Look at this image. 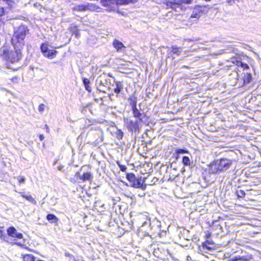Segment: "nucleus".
I'll return each instance as SVG.
<instances>
[{
  "label": "nucleus",
  "instance_id": "nucleus-15",
  "mask_svg": "<svg viewBox=\"0 0 261 261\" xmlns=\"http://www.w3.org/2000/svg\"><path fill=\"white\" fill-rule=\"evenodd\" d=\"M209 171L212 174H219L221 173L216 161L211 164L209 168Z\"/></svg>",
  "mask_w": 261,
  "mask_h": 261
},
{
  "label": "nucleus",
  "instance_id": "nucleus-26",
  "mask_svg": "<svg viewBox=\"0 0 261 261\" xmlns=\"http://www.w3.org/2000/svg\"><path fill=\"white\" fill-rule=\"evenodd\" d=\"M175 152L177 154L189 153V151L187 150L179 148H176L175 149Z\"/></svg>",
  "mask_w": 261,
  "mask_h": 261
},
{
  "label": "nucleus",
  "instance_id": "nucleus-41",
  "mask_svg": "<svg viewBox=\"0 0 261 261\" xmlns=\"http://www.w3.org/2000/svg\"><path fill=\"white\" fill-rule=\"evenodd\" d=\"M61 169H62V168H61V167H59V170H61Z\"/></svg>",
  "mask_w": 261,
  "mask_h": 261
},
{
  "label": "nucleus",
  "instance_id": "nucleus-7",
  "mask_svg": "<svg viewBox=\"0 0 261 261\" xmlns=\"http://www.w3.org/2000/svg\"><path fill=\"white\" fill-rule=\"evenodd\" d=\"M216 162L221 172L229 168L231 165V161L227 159H221Z\"/></svg>",
  "mask_w": 261,
  "mask_h": 261
},
{
  "label": "nucleus",
  "instance_id": "nucleus-11",
  "mask_svg": "<svg viewBox=\"0 0 261 261\" xmlns=\"http://www.w3.org/2000/svg\"><path fill=\"white\" fill-rule=\"evenodd\" d=\"M75 176H79L80 179L82 180L83 181H85L86 180H88L89 181H91L92 180L93 176L91 174V173L89 172H87L85 173H84L82 176L80 175V173L77 172L75 174Z\"/></svg>",
  "mask_w": 261,
  "mask_h": 261
},
{
  "label": "nucleus",
  "instance_id": "nucleus-14",
  "mask_svg": "<svg viewBox=\"0 0 261 261\" xmlns=\"http://www.w3.org/2000/svg\"><path fill=\"white\" fill-rule=\"evenodd\" d=\"M202 248L204 250H211L215 248V245L212 241L207 240L202 243Z\"/></svg>",
  "mask_w": 261,
  "mask_h": 261
},
{
  "label": "nucleus",
  "instance_id": "nucleus-10",
  "mask_svg": "<svg viewBox=\"0 0 261 261\" xmlns=\"http://www.w3.org/2000/svg\"><path fill=\"white\" fill-rule=\"evenodd\" d=\"M8 234L13 238L16 237L18 239H21L23 237L22 233L18 232L14 227H10L7 229Z\"/></svg>",
  "mask_w": 261,
  "mask_h": 261
},
{
  "label": "nucleus",
  "instance_id": "nucleus-32",
  "mask_svg": "<svg viewBox=\"0 0 261 261\" xmlns=\"http://www.w3.org/2000/svg\"><path fill=\"white\" fill-rule=\"evenodd\" d=\"M17 179L18 180L19 184L24 183L25 182V178L23 176H20L17 178Z\"/></svg>",
  "mask_w": 261,
  "mask_h": 261
},
{
  "label": "nucleus",
  "instance_id": "nucleus-42",
  "mask_svg": "<svg viewBox=\"0 0 261 261\" xmlns=\"http://www.w3.org/2000/svg\"><path fill=\"white\" fill-rule=\"evenodd\" d=\"M206 1H210V0H205Z\"/></svg>",
  "mask_w": 261,
  "mask_h": 261
},
{
  "label": "nucleus",
  "instance_id": "nucleus-29",
  "mask_svg": "<svg viewBox=\"0 0 261 261\" xmlns=\"http://www.w3.org/2000/svg\"><path fill=\"white\" fill-rule=\"evenodd\" d=\"M118 165L119 167L120 170L122 172H125L127 168L125 165H122L120 164L119 163H118Z\"/></svg>",
  "mask_w": 261,
  "mask_h": 261
},
{
  "label": "nucleus",
  "instance_id": "nucleus-19",
  "mask_svg": "<svg viewBox=\"0 0 261 261\" xmlns=\"http://www.w3.org/2000/svg\"><path fill=\"white\" fill-rule=\"evenodd\" d=\"M83 84L85 86V89H86V90H87L89 92H91V88L90 86V82L89 80L87 78L83 77Z\"/></svg>",
  "mask_w": 261,
  "mask_h": 261
},
{
  "label": "nucleus",
  "instance_id": "nucleus-12",
  "mask_svg": "<svg viewBox=\"0 0 261 261\" xmlns=\"http://www.w3.org/2000/svg\"><path fill=\"white\" fill-rule=\"evenodd\" d=\"M251 258V257L248 255H238L234 257H232L227 261H250Z\"/></svg>",
  "mask_w": 261,
  "mask_h": 261
},
{
  "label": "nucleus",
  "instance_id": "nucleus-2",
  "mask_svg": "<svg viewBox=\"0 0 261 261\" xmlns=\"http://www.w3.org/2000/svg\"><path fill=\"white\" fill-rule=\"evenodd\" d=\"M136 1L137 0H100L101 5L109 11L115 10L118 5H127Z\"/></svg>",
  "mask_w": 261,
  "mask_h": 261
},
{
  "label": "nucleus",
  "instance_id": "nucleus-38",
  "mask_svg": "<svg viewBox=\"0 0 261 261\" xmlns=\"http://www.w3.org/2000/svg\"><path fill=\"white\" fill-rule=\"evenodd\" d=\"M39 137L40 141H42L44 139V135L42 134L40 135Z\"/></svg>",
  "mask_w": 261,
  "mask_h": 261
},
{
  "label": "nucleus",
  "instance_id": "nucleus-33",
  "mask_svg": "<svg viewBox=\"0 0 261 261\" xmlns=\"http://www.w3.org/2000/svg\"><path fill=\"white\" fill-rule=\"evenodd\" d=\"M14 244L18 245V246H19L22 248H25V245L23 244H21L20 242H16L14 243Z\"/></svg>",
  "mask_w": 261,
  "mask_h": 261
},
{
  "label": "nucleus",
  "instance_id": "nucleus-20",
  "mask_svg": "<svg viewBox=\"0 0 261 261\" xmlns=\"http://www.w3.org/2000/svg\"><path fill=\"white\" fill-rule=\"evenodd\" d=\"M116 87L114 89V91L116 93H119L123 88V85L121 82H116L115 83Z\"/></svg>",
  "mask_w": 261,
  "mask_h": 261
},
{
  "label": "nucleus",
  "instance_id": "nucleus-35",
  "mask_svg": "<svg viewBox=\"0 0 261 261\" xmlns=\"http://www.w3.org/2000/svg\"><path fill=\"white\" fill-rule=\"evenodd\" d=\"M241 67H242L244 69H246L249 68L248 65L242 62V65H241Z\"/></svg>",
  "mask_w": 261,
  "mask_h": 261
},
{
  "label": "nucleus",
  "instance_id": "nucleus-30",
  "mask_svg": "<svg viewBox=\"0 0 261 261\" xmlns=\"http://www.w3.org/2000/svg\"><path fill=\"white\" fill-rule=\"evenodd\" d=\"M12 82H13V83H17L19 81V77L17 76H14L13 77L12 79H10Z\"/></svg>",
  "mask_w": 261,
  "mask_h": 261
},
{
  "label": "nucleus",
  "instance_id": "nucleus-37",
  "mask_svg": "<svg viewBox=\"0 0 261 261\" xmlns=\"http://www.w3.org/2000/svg\"><path fill=\"white\" fill-rule=\"evenodd\" d=\"M236 65L238 67H241V65H242V62L240 61H236Z\"/></svg>",
  "mask_w": 261,
  "mask_h": 261
},
{
  "label": "nucleus",
  "instance_id": "nucleus-27",
  "mask_svg": "<svg viewBox=\"0 0 261 261\" xmlns=\"http://www.w3.org/2000/svg\"><path fill=\"white\" fill-rule=\"evenodd\" d=\"M22 196L23 198H24L25 199H26L27 200H28L29 201H31L32 202H33L35 201L34 199L31 195H25L24 194H23V195H22Z\"/></svg>",
  "mask_w": 261,
  "mask_h": 261
},
{
  "label": "nucleus",
  "instance_id": "nucleus-17",
  "mask_svg": "<svg viewBox=\"0 0 261 261\" xmlns=\"http://www.w3.org/2000/svg\"><path fill=\"white\" fill-rule=\"evenodd\" d=\"M47 220L52 223H57L58 221V218L54 214H48L46 216Z\"/></svg>",
  "mask_w": 261,
  "mask_h": 261
},
{
  "label": "nucleus",
  "instance_id": "nucleus-39",
  "mask_svg": "<svg viewBox=\"0 0 261 261\" xmlns=\"http://www.w3.org/2000/svg\"><path fill=\"white\" fill-rule=\"evenodd\" d=\"M45 127L46 128V132L48 133L49 132V128L47 124L45 125Z\"/></svg>",
  "mask_w": 261,
  "mask_h": 261
},
{
  "label": "nucleus",
  "instance_id": "nucleus-5",
  "mask_svg": "<svg viewBox=\"0 0 261 261\" xmlns=\"http://www.w3.org/2000/svg\"><path fill=\"white\" fill-rule=\"evenodd\" d=\"M192 0H167L166 6L176 11L179 12L178 10L182 9V4H190Z\"/></svg>",
  "mask_w": 261,
  "mask_h": 261
},
{
  "label": "nucleus",
  "instance_id": "nucleus-18",
  "mask_svg": "<svg viewBox=\"0 0 261 261\" xmlns=\"http://www.w3.org/2000/svg\"><path fill=\"white\" fill-rule=\"evenodd\" d=\"M5 12L6 10L4 8L0 5V25L5 21V19L4 18Z\"/></svg>",
  "mask_w": 261,
  "mask_h": 261
},
{
  "label": "nucleus",
  "instance_id": "nucleus-31",
  "mask_svg": "<svg viewBox=\"0 0 261 261\" xmlns=\"http://www.w3.org/2000/svg\"><path fill=\"white\" fill-rule=\"evenodd\" d=\"M45 105L43 103H41L39 105L38 107V110L39 112H43L44 110Z\"/></svg>",
  "mask_w": 261,
  "mask_h": 261
},
{
  "label": "nucleus",
  "instance_id": "nucleus-16",
  "mask_svg": "<svg viewBox=\"0 0 261 261\" xmlns=\"http://www.w3.org/2000/svg\"><path fill=\"white\" fill-rule=\"evenodd\" d=\"M134 110H132L133 115L135 118H137L139 119V121L140 122L142 121L143 118L144 117V113H141L137 108V107L134 106Z\"/></svg>",
  "mask_w": 261,
  "mask_h": 261
},
{
  "label": "nucleus",
  "instance_id": "nucleus-21",
  "mask_svg": "<svg viewBox=\"0 0 261 261\" xmlns=\"http://www.w3.org/2000/svg\"><path fill=\"white\" fill-rule=\"evenodd\" d=\"M243 79L245 84H249L252 80V75L250 73H246L244 75Z\"/></svg>",
  "mask_w": 261,
  "mask_h": 261
},
{
  "label": "nucleus",
  "instance_id": "nucleus-40",
  "mask_svg": "<svg viewBox=\"0 0 261 261\" xmlns=\"http://www.w3.org/2000/svg\"><path fill=\"white\" fill-rule=\"evenodd\" d=\"M191 260H192V258L190 256H187L186 261H191Z\"/></svg>",
  "mask_w": 261,
  "mask_h": 261
},
{
  "label": "nucleus",
  "instance_id": "nucleus-24",
  "mask_svg": "<svg viewBox=\"0 0 261 261\" xmlns=\"http://www.w3.org/2000/svg\"><path fill=\"white\" fill-rule=\"evenodd\" d=\"M182 162L185 166H190L191 164V161L189 158L186 156L182 158Z\"/></svg>",
  "mask_w": 261,
  "mask_h": 261
},
{
  "label": "nucleus",
  "instance_id": "nucleus-28",
  "mask_svg": "<svg viewBox=\"0 0 261 261\" xmlns=\"http://www.w3.org/2000/svg\"><path fill=\"white\" fill-rule=\"evenodd\" d=\"M237 195L239 197H243L245 195V193L243 190H238L237 191Z\"/></svg>",
  "mask_w": 261,
  "mask_h": 261
},
{
  "label": "nucleus",
  "instance_id": "nucleus-36",
  "mask_svg": "<svg viewBox=\"0 0 261 261\" xmlns=\"http://www.w3.org/2000/svg\"><path fill=\"white\" fill-rule=\"evenodd\" d=\"M130 105L132 106V110H134V106H135V107H136V101H135V100H133V101H131L130 102Z\"/></svg>",
  "mask_w": 261,
  "mask_h": 261
},
{
  "label": "nucleus",
  "instance_id": "nucleus-34",
  "mask_svg": "<svg viewBox=\"0 0 261 261\" xmlns=\"http://www.w3.org/2000/svg\"><path fill=\"white\" fill-rule=\"evenodd\" d=\"M122 136H123V133L121 131H119L117 134V138L119 139H121L122 138Z\"/></svg>",
  "mask_w": 261,
  "mask_h": 261
},
{
  "label": "nucleus",
  "instance_id": "nucleus-4",
  "mask_svg": "<svg viewBox=\"0 0 261 261\" xmlns=\"http://www.w3.org/2000/svg\"><path fill=\"white\" fill-rule=\"evenodd\" d=\"M126 178L131 184L130 186L135 188H140L142 190L146 189V185L142 183V177L137 178L134 174L132 173H127Z\"/></svg>",
  "mask_w": 261,
  "mask_h": 261
},
{
  "label": "nucleus",
  "instance_id": "nucleus-25",
  "mask_svg": "<svg viewBox=\"0 0 261 261\" xmlns=\"http://www.w3.org/2000/svg\"><path fill=\"white\" fill-rule=\"evenodd\" d=\"M91 7H92V6H90V5H87V6H84V5L77 6V8H76V9H77V10H79L80 11H85L87 9H91Z\"/></svg>",
  "mask_w": 261,
  "mask_h": 261
},
{
  "label": "nucleus",
  "instance_id": "nucleus-3",
  "mask_svg": "<svg viewBox=\"0 0 261 261\" xmlns=\"http://www.w3.org/2000/svg\"><path fill=\"white\" fill-rule=\"evenodd\" d=\"M15 49V51H9L6 49H4L2 54V58L12 63L18 61L22 57L21 49H16V48Z\"/></svg>",
  "mask_w": 261,
  "mask_h": 261
},
{
  "label": "nucleus",
  "instance_id": "nucleus-13",
  "mask_svg": "<svg viewBox=\"0 0 261 261\" xmlns=\"http://www.w3.org/2000/svg\"><path fill=\"white\" fill-rule=\"evenodd\" d=\"M113 45L117 51H122L125 48L123 44L117 40H115L113 41Z\"/></svg>",
  "mask_w": 261,
  "mask_h": 261
},
{
  "label": "nucleus",
  "instance_id": "nucleus-23",
  "mask_svg": "<svg viewBox=\"0 0 261 261\" xmlns=\"http://www.w3.org/2000/svg\"><path fill=\"white\" fill-rule=\"evenodd\" d=\"M181 47H178L176 45L173 46L172 47V52L173 54H176L177 55H179V53L181 52Z\"/></svg>",
  "mask_w": 261,
  "mask_h": 261
},
{
  "label": "nucleus",
  "instance_id": "nucleus-1",
  "mask_svg": "<svg viewBox=\"0 0 261 261\" xmlns=\"http://www.w3.org/2000/svg\"><path fill=\"white\" fill-rule=\"evenodd\" d=\"M29 32L28 27L21 25L14 28V34L11 39L12 43L16 49H22L25 44L24 39Z\"/></svg>",
  "mask_w": 261,
  "mask_h": 261
},
{
  "label": "nucleus",
  "instance_id": "nucleus-22",
  "mask_svg": "<svg viewBox=\"0 0 261 261\" xmlns=\"http://www.w3.org/2000/svg\"><path fill=\"white\" fill-rule=\"evenodd\" d=\"M35 257L31 254H25L23 256L24 261H34Z\"/></svg>",
  "mask_w": 261,
  "mask_h": 261
},
{
  "label": "nucleus",
  "instance_id": "nucleus-6",
  "mask_svg": "<svg viewBox=\"0 0 261 261\" xmlns=\"http://www.w3.org/2000/svg\"><path fill=\"white\" fill-rule=\"evenodd\" d=\"M41 50L44 57L49 59L54 58L57 54V51L49 49L47 44L43 43L41 46Z\"/></svg>",
  "mask_w": 261,
  "mask_h": 261
},
{
  "label": "nucleus",
  "instance_id": "nucleus-9",
  "mask_svg": "<svg viewBox=\"0 0 261 261\" xmlns=\"http://www.w3.org/2000/svg\"><path fill=\"white\" fill-rule=\"evenodd\" d=\"M128 129L131 131L137 132L139 130V120H133L130 119H127L125 120Z\"/></svg>",
  "mask_w": 261,
  "mask_h": 261
},
{
  "label": "nucleus",
  "instance_id": "nucleus-8",
  "mask_svg": "<svg viewBox=\"0 0 261 261\" xmlns=\"http://www.w3.org/2000/svg\"><path fill=\"white\" fill-rule=\"evenodd\" d=\"M202 7L200 6H197L194 8L193 12L189 18L191 22H196L200 18L202 12Z\"/></svg>",
  "mask_w": 261,
  "mask_h": 261
}]
</instances>
